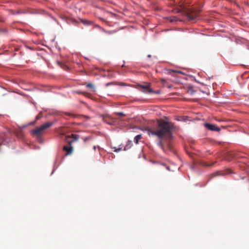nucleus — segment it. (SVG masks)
I'll return each instance as SVG.
<instances>
[{"mask_svg": "<svg viewBox=\"0 0 249 249\" xmlns=\"http://www.w3.org/2000/svg\"><path fill=\"white\" fill-rule=\"evenodd\" d=\"M1 116V115L0 114V116Z\"/></svg>", "mask_w": 249, "mask_h": 249, "instance_id": "nucleus-26", "label": "nucleus"}, {"mask_svg": "<svg viewBox=\"0 0 249 249\" xmlns=\"http://www.w3.org/2000/svg\"><path fill=\"white\" fill-rule=\"evenodd\" d=\"M86 87L88 88H91L92 89V91H95V89L94 87V85L92 83H88L86 85Z\"/></svg>", "mask_w": 249, "mask_h": 249, "instance_id": "nucleus-9", "label": "nucleus"}, {"mask_svg": "<svg viewBox=\"0 0 249 249\" xmlns=\"http://www.w3.org/2000/svg\"><path fill=\"white\" fill-rule=\"evenodd\" d=\"M204 126L207 129L212 131L219 132L221 130L219 127H217L216 125L213 124L205 123L204 124Z\"/></svg>", "mask_w": 249, "mask_h": 249, "instance_id": "nucleus-5", "label": "nucleus"}, {"mask_svg": "<svg viewBox=\"0 0 249 249\" xmlns=\"http://www.w3.org/2000/svg\"><path fill=\"white\" fill-rule=\"evenodd\" d=\"M96 148H97V147H96V146H94L93 147V149H94V150H95L96 149Z\"/></svg>", "mask_w": 249, "mask_h": 249, "instance_id": "nucleus-23", "label": "nucleus"}, {"mask_svg": "<svg viewBox=\"0 0 249 249\" xmlns=\"http://www.w3.org/2000/svg\"><path fill=\"white\" fill-rule=\"evenodd\" d=\"M147 57H148V58H151V54H148V55H147Z\"/></svg>", "mask_w": 249, "mask_h": 249, "instance_id": "nucleus-22", "label": "nucleus"}, {"mask_svg": "<svg viewBox=\"0 0 249 249\" xmlns=\"http://www.w3.org/2000/svg\"><path fill=\"white\" fill-rule=\"evenodd\" d=\"M138 86L141 87L145 92L147 93H154V91L150 88L149 85H138Z\"/></svg>", "mask_w": 249, "mask_h": 249, "instance_id": "nucleus-6", "label": "nucleus"}, {"mask_svg": "<svg viewBox=\"0 0 249 249\" xmlns=\"http://www.w3.org/2000/svg\"><path fill=\"white\" fill-rule=\"evenodd\" d=\"M84 118H85L86 120H89L90 117L88 116L79 115V120H82Z\"/></svg>", "mask_w": 249, "mask_h": 249, "instance_id": "nucleus-12", "label": "nucleus"}, {"mask_svg": "<svg viewBox=\"0 0 249 249\" xmlns=\"http://www.w3.org/2000/svg\"><path fill=\"white\" fill-rule=\"evenodd\" d=\"M188 92L193 95L195 92V90H193V88H189L188 90Z\"/></svg>", "mask_w": 249, "mask_h": 249, "instance_id": "nucleus-13", "label": "nucleus"}, {"mask_svg": "<svg viewBox=\"0 0 249 249\" xmlns=\"http://www.w3.org/2000/svg\"><path fill=\"white\" fill-rule=\"evenodd\" d=\"M77 138L76 136H74V137L71 138L70 136H68L66 138V141L68 142V144L64 146L63 150L66 152V156H68L71 155L73 151V146L72 143L75 142L76 141Z\"/></svg>", "mask_w": 249, "mask_h": 249, "instance_id": "nucleus-3", "label": "nucleus"}, {"mask_svg": "<svg viewBox=\"0 0 249 249\" xmlns=\"http://www.w3.org/2000/svg\"><path fill=\"white\" fill-rule=\"evenodd\" d=\"M111 148L112 149H114V151L116 152H119V151H121L122 148V147H119V148H117L116 147H112Z\"/></svg>", "mask_w": 249, "mask_h": 249, "instance_id": "nucleus-14", "label": "nucleus"}, {"mask_svg": "<svg viewBox=\"0 0 249 249\" xmlns=\"http://www.w3.org/2000/svg\"><path fill=\"white\" fill-rule=\"evenodd\" d=\"M199 13L197 11L189 10L186 13V16L189 20L194 21L199 17Z\"/></svg>", "mask_w": 249, "mask_h": 249, "instance_id": "nucleus-4", "label": "nucleus"}, {"mask_svg": "<svg viewBox=\"0 0 249 249\" xmlns=\"http://www.w3.org/2000/svg\"><path fill=\"white\" fill-rule=\"evenodd\" d=\"M170 22H174L178 21V19L176 17H171L168 18Z\"/></svg>", "mask_w": 249, "mask_h": 249, "instance_id": "nucleus-8", "label": "nucleus"}, {"mask_svg": "<svg viewBox=\"0 0 249 249\" xmlns=\"http://www.w3.org/2000/svg\"><path fill=\"white\" fill-rule=\"evenodd\" d=\"M70 21H71L72 23H76V20H75V19H70Z\"/></svg>", "mask_w": 249, "mask_h": 249, "instance_id": "nucleus-19", "label": "nucleus"}, {"mask_svg": "<svg viewBox=\"0 0 249 249\" xmlns=\"http://www.w3.org/2000/svg\"><path fill=\"white\" fill-rule=\"evenodd\" d=\"M42 117V114L41 113H39L36 117V120H38L40 118H41Z\"/></svg>", "mask_w": 249, "mask_h": 249, "instance_id": "nucleus-15", "label": "nucleus"}, {"mask_svg": "<svg viewBox=\"0 0 249 249\" xmlns=\"http://www.w3.org/2000/svg\"><path fill=\"white\" fill-rule=\"evenodd\" d=\"M80 23H83V24H88L90 22L86 19H79V24Z\"/></svg>", "mask_w": 249, "mask_h": 249, "instance_id": "nucleus-10", "label": "nucleus"}, {"mask_svg": "<svg viewBox=\"0 0 249 249\" xmlns=\"http://www.w3.org/2000/svg\"><path fill=\"white\" fill-rule=\"evenodd\" d=\"M118 115L121 116H124V114L123 112H119L117 113Z\"/></svg>", "mask_w": 249, "mask_h": 249, "instance_id": "nucleus-17", "label": "nucleus"}, {"mask_svg": "<svg viewBox=\"0 0 249 249\" xmlns=\"http://www.w3.org/2000/svg\"><path fill=\"white\" fill-rule=\"evenodd\" d=\"M211 165L210 164H207V166H210Z\"/></svg>", "mask_w": 249, "mask_h": 249, "instance_id": "nucleus-25", "label": "nucleus"}, {"mask_svg": "<svg viewBox=\"0 0 249 249\" xmlns=\"http://www.w3.org/2000/svg\"><path fill=\"white\" fill-rule=\"evenodd\" d=\"M154 93H157V94H159V93H160V91L158 90V91H155H155H154Z\"/></svg>", "mask_w": 249, "mask_h": 249, "instance_id": "nucleus-20", "label": "nucleus"}, {"mask_svg": "<svg viewBox=\"0 0 249 249\" xmlns=\"http://www.w3.org/2000/svg\"><path fill=\"white\" fill-rule=\"evenodd\" d=\"M89 138L88 137L87 138H83V140L84 141H86L87 140H88Z\"/></svg>", "mask_w": 249, "mask_h": 249, "instance_id": "nucleus-21", "label": "nucleus"}, {"mask_svg": "<svg viewBox=\"0 0 249 249\" xmlns=\"http://www.w3.org/2000/svg\"><path fill=\"white\" fill-rule=\"evenodd\" d=\"M53 124V123L51 122H48L45 124L41 125L40 126L34 129L32 132L33 136H36L37 137H39L43 133L44 130Z\"/></svg>", "mask_w": 249, "mask_h": 249, "instance_id": "nucleus-2", "label": "nucleus"}, {"mask_svg": "<svg viewBox=\"0 0 249 249\" xmlns=\"http://www.w3.org/2000/svg\"><path fill=\"white\" fill-rule=\"evenodd\" d=\"M4 139L3 137L0 138V146L1 145L2 143L4 142Z\"/></svg>", "mask_w": 249, "mask_h": 249, "instance_id": "nucleus-16", "label": "nucleus"}, {"mask_svg": "<svg viewBox=\"0 0 249 249\" xmlns=\"http://www.w3.org/2000/svg\"><path fill=\"white\" fill-rule=\"evenodd\" d=\"M173 129V125L171 123L163 120H160L157 121L156 129H152L150 128L146 127L145 130L149 136H156L159 138L160 140L157 142V145L163 149L164 143L161 139L171 138Z\"/></svg>", "mask_w": 249, "mask_h": 249, "instance_id": "nucleus-1", "label": "nucleus"}, {"mask_svg": "<svg viewBox=\"0 0 249 249\" xmlns=\"http://www.w3.org/2000/svg\"><path fill=\"white\" fill-rule=\"evenodd\" d=\"M81 124H81V123H79L78 125H81Z\"/></svg>", "mask_w": 249, "mask_h": 249, "instance_id": "nucleus-24", "label": "nucleus"}, {"mask_svg": "<svg viewBox=\"0 0 249 249\" xmlns=\"http://www.w3.org/2000/svg\"><path fill=\"white\" fill-rule=\"evenodd\" d=\"M142 138L141 135H138L134 138V142L136 143H138L139 141Z\"/></svg>", "mask_w": 249, "mask_h": 249, "instance_id": "nucleus-11", "label": "nucleus"}, {"mask_svg": "<svg viewBox=\"0 0 249 249\" xmlns=\"http://www.w3.org/2000/svg\"><path fill=\"white\" fill-rule=\"evenodd\" d=\"M132 145V142L131 141H128L126 145L124 146V150L126 151L129 149Z\"/></svg>", "mask_w": 249, "mask_h": 249, "instance_id": "nucleus-7", "label": "nucleus"}, {"mask_svg": "<svg viewBox=\"0 0 249 249\" xmlns=\"http://www.w3.org/2000/svg\"><path fill=\"white\" fill-rule=\"evenodd\" d=\"M113 84V83H107L106 84V86L107 87L108 86H110L111 85H112Z\"/></svg>", "mask_w": 249, "mask_h": 249, "instance_id": "nucleus-18", "label": "nucleus"}]
</instances>
